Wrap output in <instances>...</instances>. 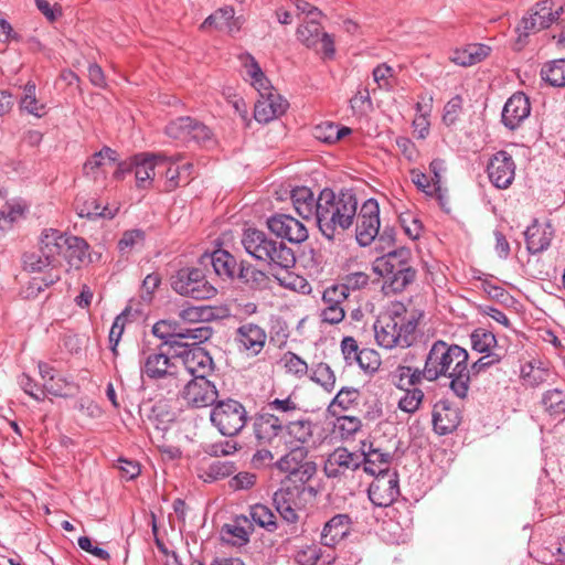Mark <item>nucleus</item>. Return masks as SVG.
I'll use <instances>...</instances> for the list:
<instances>
[{"label":"nucleus","mask_w":565,"mask_h":565,"mask_svg":"<svg viewBox=\"0 0 565 565\" xmlns=\"http://www.w3.org/2000/svg\"><path fill=\"white\" fill-rule=\"evenodd\" d=\"M288 108V102L279 94L270 93L262 96L255 104L254 118L258 122L267 124L281 116Z\"/></svg>","instance_id":"nucleus-26"},{"label":"nucleus","mask_w":565,"mask_h":565,"mask_svg":"<svg viewBox=\"0 0 565 565\" xmlns=\"http://www.w3.org/2000/svg\"><path fill=\"white\" fill-rule=\"evenodd\" d=\"M284 431L289 438L288 443L290 445L295 444V446L305 447L312 440L313 424L308 417L300 416L296 419L287 418V420L284 423Z\"/></svg>","instance_id":"nucleus-30"},{"label":"nucleus","mask_w":565,"mask_h":565,"mask_svg":"<svg viewBox=\"0 0 565 565\" xmlns=\"http://www.w3.org/2000/svg\"><path fill=\"white\" fill-rule=\"evenodd\" d=\"M115 162L117 160V152L109 147H103L99 151L95 152L84 163V173L89 175L105 164V161Z\"/></svg>","instance_id":"nucleus-53"},{"label":"nucleus","mask_w":565,"mask_h":565,"mask_svg":"<svg viewBox=\"0 0 565 565\" xmlns=\"http://www.w3.org/2000/svg\"><path fill=\"white\" fill-rule=\"evenodd\" d=\"M490 46L471 43L452 52L450 60L460 66H471L483 61L490 54Z\"/></svg>","instance_id":"nucleus-34"},{"label":"nucleus","mask_w":565,"mask_h":565,"mask_svg":"<svg viewBox=\"0 0 565 565\" xmlns=\"http://www.w3.org/2000/svg\"><path fill=\"white\" fill-rule=\"evenodd\" d=\"M241 522L247 523V518H237L233 524H225L222 527L223 537L227 543L236 546H243L249 542L250 533L241 524Z\"/></svg>","instance_id":"nucleus-42"},{"label":"nucleus","mask_w":565,"mask_h":565,"mask_svg":"<svg viewBox=\"0 0 565 565\" xmlns=\"http://www.w3.org/2000/svg\"><path fill=\"white\" fill-rule=\"evenodd\" d=\"M285 417L267 412L265 408L255 415L253 422L254 436L259 445H270L285 429Z\"/></svg>","instance_id":"nucleus-19"},{"label":"nucleus","mask_w":565,"mask_h":565,"mask_svg":"<svg viewBox=\"0 0 565 565\" xmlns=\"http://www.w3.org/2000/svg\"><path fill=\"white\" fill-rule=\"evenodd\" d=\"M291 202L298 215L303 220H317L320 194L318 198H315L313 192L309 188H296L291 191Z\"/></svg>","instance_id":"nucleus-28"},{"label":"nucleus","mask_w":565,"mask_h":565,"mask_svg":"<svg viewBox=\"0 0 565 565\" xmlns=\"http://www.w3.org/2000/svg\"><path fill=\"white\" fill-rule=\"evenodd\" d=\"M531 113V104L527 96L518 92L504 104L502 109V122L510 130H514L525 120Z\"/></svg>","instance_id":"nucleus-21"},{"label":"nucleus","mask_w":565,"mask_h":565,"mask_svg":"<svg viewBox=\"0 0 565 565\" xmlns=\"http://www.w3.org/2000/svg\"><path fill=\"white\" fill-rule=\"evenodd\" d=\"M424 399V392L420 388H405L404 395L398 401V408L407 414L415 413Z\"/></svg>","instance_id":"nucleus-57"},{"label":"nucleus","mask_w":565,"mask_h":565,"mask_svg":"<svg viewBox=\"0 0 565 565\" xmlns=\"http://www.w3.org/2000/svg\"><path fill=\"white\" fill-rule=\"evenodd\" d=\"M351 519L340 513L332 516L323 526L320 542L327 547H334L350 533Z\"/></svg>","instance_id":"nucleus-27"},{"label":"nucleus","mask_w":565,"mask_h":565,"mask_svg":"<svg viewBox=\"0 0 565 565\" xmlns=\"http://www.w3.org/2000/svg\"><path fill=\"white\" fill-rule=\"evenodd\" d=\"M422 313L408 312L402 305L380 316L374 322V337L376 343L386 350L394 348H408L415 341V332Z\"/></svg>","instance_id":"nucleus-3"},{"label":"nucleus","mask_w":565,"mask_h":565,"mask_svg":"<svg viewBox=\"0 0 565 565\" xmlns=\"http://www.w3.org/2000/svg\"><path fill=\"white\" fill-rule=\"evenodd\" d=\"M363 458L359 452H352L345 447H338L328 455L323 471L328 478H340L362 466Z\"/></svg>","instance_id":"nucleus-16"},{"label":"nucleus","mask_w":565,"mask_h":565,"mask_svg":"<svg viewBox=\"0 0 565 565\" xmlns=\"http://www.w3.org/2000/svg\"><path fill=\"white\" fill-rule=\"evenodd\" d=\"M75 210L79 217H86L89 220L105 215V209H102L94 199L84 202H81V200L77 199Z\"/></svg>","instance_id":"nucleus-63"},{"label":"nucleus","mask_w":565,"mask_h":565,"mask_svg":"<svg viewBox=\"0 0 565 565\" xmlns=\"http://www.w3.org/2000/svg\"><path fill=\"white\" fill-rule=\"evenodd\" d=\"M267 340L265 329L253 322L241 324L234 335V341L239 352H245L248 356L258 355Z\"/></svg>","instance_id":"nucleus-18"},{"label":"nucleus","mask_w":565,"mask_h":565,"mask_svg":"<svg viewBox=\"0 0 565 565\" xmlns=\"http://www.w3.org/2000/svg\"><path fill=\"white\" fill-rule=\"evenodd\" d=\"M20 109L41 118L45 114V105L40 104L36 98V85L29 81L23 88V96L20 99Z\"/></svg>","instance_id":"nucleus-41"},{"label":"nucleus","mask_w":565,"mask_h":565,"mask_svg":"<svg viewBox=\"0 0 565 565\" xmlns=\"http://www.w3.org/2000/svg\"><path fill=\"white\" fill-rule=\"evenodd\" d=\"M282 362L288 373L299 377L308 373V364L294 352H286L282 356Z\"/></svg>","instance_id":"nucleus-62"},{"label":"nucleus","mask_w":565,"mask_h":565,"mask_svg":"<svg viewBox=\"0 0 565 565\" xmlns=\"http://www.w3.org/2000/svg\"><path fill=\"white\" fill-rule=\"evenodd\" d=\"M40 376L43 381L42 391L44 394H51L54 396H65L66 387L68 382L65 377L56 374L54 367L45 362H39L38 364Z\"/></svg>","instance_id":"nucleus-33"},{"label":"nucleus","mask_w":565,"mask_h":565,"mask_svg":"<svg viewBox=\"0 0 565 565\" xmlns=\"http://www.w3.org/2000/svg\"><path fill=\"white\" fill-rule=\"evenodd\" d=\"M541 77L553 87H565V58L545 63L541 68Z\"/></svg>","instance_id":"nucleus-40"},{"label":"nucleus","mask_w":565,"mask_h":565,"mask_svg":"<svg viewBox=\"0 0 565 565\" xmlns=\"http://www.w3.org/2000/svg\"><path fill=\"white\" fill-rule=\"evenodd\" d=\"M468 359L466 349L437 340L428 350L422 375L426 376L428 382L447 377L452 393L463 399L468 395L471 381Z\"/></svg>","instance_id":"nucleus-1"},{"label":"nucleus","mask_w":565,"mask_h":565,"mask_svg":"<svg viewBox=\"0 0 565 565\" xmlns=\"http://www.w3.org/2000/svg\"><path fill=\"white\" fill-rule=\"evenodd\" d=\"M322 28L316 20H310L298 26L297 39L309 49H318Z\"/></svg>","instance_id":"nucleus-45"},{"label":"nucleus","mask_w":565,"mask_h":565,"mask_svg":"<svg viewBox=\"0 0 565 565\" xmlns=\"http://www.w3.org/2000/svg\"><path fill=\"white\" fill-rule=\"evenodd\" d=\"M545 411L554 419L565 418V392L559 388L547 391L542 398Z\"/></svg>","instance_id":"nucleus-38"},{"label":"nucleus","mask_w":565,"mask_h":565,"mask_svg":"<svg viewBox=\"0 0 565 565\" xmlns=\"http://www.w3.org/2000/svg\"><path fill=\"white\" fill-rule=\"evenodd\" d=\"M215 274L222 278H233L236 270V259L227 250L217 249L210 256Z\"/></svg>","instance_id":"nucleus-37"},{"label":"nucleus","mask_w":565,"mask_h":565,"mask_svg":"<svg viewBox=\"0 0 565 565\" xmlns=\"http://www.w3.org/2000/svg\"><path fill=\"white\" fill-rule=\"evenodd\" d=\"M177 363L184 372V379L188 376L207 377L214 372V362L210 353L198 343L183 342L182 347L174 351Z\"/></svg>","instance_id":"nucleus-10"},{"label":"nucleus","mask_w":565,"mask_h":565,"mask_svg":"<svg viewBox=\"0 0 565 565\" xmlns=\"http://www.w3.org/2000/svg\"><path fill=\"white\" fill-rule=\"evenodd\" d=\"M127 317H128V309H126L125 311H122L115 318L113 326L110 328V331H109L110 350L113 351V353L115 355L117 354V345H118V343L121 339V335L124 333V330H125Z\"/></svg>","instance_id":"nucleus-61"},{"label":"nucleus","mask_w":565,"mask_h":565,"mask_svg":"<svg viewBox=\"0 0 565 565\" xmlns=\"http://www.w3.org/2000/svg\"><path fill=\"white\" fill-rule=\"evenodd\" d=\"M554 237V230L550 223H540L534 220L524 232L526 249L530 254H540L546 250Z\"/></svg>","instance_id":"nucleus-25"},{"label":"nucleus","mask_w":565,"mask_h":565,"mask_svg":"<svg viewBox=\"0 0 565 565\" xmlns=\"http://www.w3.org/2000/svg\"><path fill=\"white\" fill-rule=\"evenodd\" d=\"M62 257L74 267H79L88 257V244L78 236L68 235Z\"/></svg>","instance_id":"nucleus-36"},{"label":"nucleus","mask_w":565,"mask_h":565,"mask_svg":"<svg viewBox=\"0 0 565 565\" xmlns=\"http://www.w3.org/2000/svg\"><path fill=\"white\" fill-rule=\"evenodd\" d=\"M422 374L423 369L398 365L393 372V379L398 388H408L409 386H415L426 380V376H423Z\"/></svg>","instance_id":"nucleus-43"},{"label":"nucleus","mask_w":565,"mask_h":565,"mask_svg":"<svg viewBox=\"0 0 565 565\" xmlns=\"http://www.w3.org/2000/svg\"><path fill=\"white\" fill-rule=\"evenodd\" d=\"M461 422V414L448 399L438 401L433 409V426L438 435L452 433Z\"/></svg>","instance_id":"nucleus-22"},{"label":"nucleus","mask_w":565,"mask_h":565,"mask_svg":"<svg viewBox=\"0 0 565 565\" xmlns=\"http://www.w3.org/2000/svg\"><path fill=\"white\" fill-rule=\"evenodd\" d=\"M249 516L254 523L268 532H275L278 529L276 515L265 504L257 503L250 507Z\"/></svg>","instance_id":"nucleus-46"},{"label":"nucleus","mask_w":565,"mask_h":565,"mask_svg":"<svg viewBox=\"0 0 565 565\" xmlns=\"http://www.w3.org/2000/svg\"><path fill=\"white\" fill-rule=\"evenodd\" d=\"M212 334V329L206 326L178 328L175 340L177 342H184L183 340L191 339L193 340V343H198V345H200L201 343L207 341Z\"/></svg>","instance_id":"nucleus-54"},{"label":"nucleus","mask_w":565,"mask_h":565,"mask_svg":"<svg viewBox=\"0 0 565 565\" xmlns=\"http://www.w3.org/2000/svg\"><path fill=\"white\" fill-rule=\"evenodd\" d=\"M322 551L318 545H309L296 554V562L299 565H320Z\"/></svg>","instance_id":"nucleus-64"},{"label":"nucleus","mask_w":565,"mask_h":565,"mask_svg":"<svg viewBox=\"0 0 565 565\" xmlns=\"http://www.w3.org/2000/svg\"><path fill=\"white\" fill-rule=\"evenodd\" d=\"M375 475L367 489L369 499L380 508L390 507L399 495V480L396 470Z\"/></svg>","instance_id":"nucleus-12"},{"label":"nucleus","mask_w":565,"mask_h":565,"mask_svg":"<svg viewBox=\"0 0 565 565\" xmlns=\"http://www.w3.org/2000/svg\"><path fill=\"white\" fill-rule=\"evenodd\" d=\"M23 266L30 273H40L46 267L54 268L57 265L42 253H28L23 256Z\"/></svg>","instance_id":"nucleus-58"},{"label":"nucleus","mask_w":565,"mask_h":565,"mask_svg":"<svg viewBox=\"0 0 565 565\" xmlns=\"http://www.w3.org/2000/svg\"><path fill=\"white\" fill-rule=\"evenodd\" d=\"M361 426V420L355 416L339 415L337 417L335 429L344 439L352 437Z\"/></svg>","instance_id":"nucleus-60"},{"label":"nucleus","mask_w":565,"mask_h":565,"mask_svg":"<svg viewBox=\"0 0 565 565\" xmlns=\"http://www.w3.org/2000/svg\"><path fill=\"white\" fill-rule=\"evenodd\" d=\"M191 125L190 117H180L166 127V134L175 140L189 142L188 128Z\"/></svg>","instance_id":"nucleus-59"},{"label":"nucleus","mask_w":565,"mask_h":565,"mask_svg":"<svg viewBox=\"0 0 565 565\" xmlns=\"http://www.w3.org/2000/svg\"><path fill=\"white\" fill-rule=\"evenodd\" d=\"M267 412L277 413L279 417L291 419L294 414L299 411L298 404L290 396L286 398H275L267 403L265 408Z\"/></svg>","instance_id":"nucleus-56"},{"label":"nucleus","mask_w":565,"mask_h":565,"mask_svg":"<svg viewBox=\"0 0 565 565\" xmlns=\"http://www.w3.org/2000/svg\"><path fill=\"white\" fill-rule=\"evenodd\" d=\"M179 392L185 403L194 408L212 406L218 396L215 384L203 376L186 379Z\"/></svg>","instance_id":"nucleus-11"},{"label":"nucleus","mask_w":565,"mask_h":565,"mask_svg":"<svg viewBox=\"0 0 565 565\" xmlns=\"http://www.w3.org/2000/svg\"><path fill=\"white\" fill-rule=\"evenodd\" d=\"M235 470L236 467L234 462L216 460L202 469L200 478L203 479L204 482H214L230 477Z\"/></svg>","instance_id":"nucleus-44"},{"label":"nucleus","mask_w":565,"mask_h":565,"mask_svg":"<svg viewBox=\"0 0 565 565\" xmlns=\"http://www.w3.org/2000/svg\"><path fill=\"white\" fill-rule=\"evenodd\" d=\"M369 284V276L362 271L350 273L342 278L340 284L333 285L347 298L350 291H355L364 288Z\"/></svg>","instance_id":"nucleus-52"},{"label":"nucleus","mask_w":565,"mask_h":565,"mask_svg":"<svg viewBox=\"0 0 565 565\" xmlns=\"http://www.w3.org/2000/svg\"><path fill=\"white\" fill-rule=\"evenodd\" d=\"M241 243L249 256L270 268L289 269L296 264V256L290 247L260 230L246 228Z\"/></svg>","instance_id":"nucleus-4"},{"label":"nucleus","mask_w":565,"mask_h":565,"mask_svg":"<svg viewBox=\"0 0 565 565\" xmlns=\"http://www.w3.org/2000/svg\"><path fill=\"white\" fill-rule=\"evenodd\" d=\"M347 299L340 292V289H337L333 285L326 288L322 294L323 308L320 310L321 321L330 326L340 323L345 317L342 303Z\"/></svg>","instance_id":"nucleus-23"},{"label":"nucleus","mask_w":565,"mask_h":565,"mask_svg":"<svg viewBox=\"0 0 565 565\" xmlns=\"http://www.w3.org/2000/svg\"><path fill=\"white\" fill-rule=\"evenodd\" d=\"M356 216L355 237L360 246H369L380 232V206L375 199H367Z\"/></svg>","instance_id":"nucleus-13"},{"label":"nucleus","mask_w":565,"mask_h":565,"mask_svg":"<svg viewBox=\"0 0 565 565\" xmlns=\"http://www.w3.org/2000/svg\"><path fill=\"white\" fill-rule=\"evenodd\" d=\"M310 379L321 385L326 391H332L335 384V375L331 367L323 362L316 364L311 369Z\"/></svg>","instance_id":"nucleus-55"},{"label":"nucleus","mask_w":565,"mask_h":565,"mask_svg":"<svg viewBox=\"0 0 565 565\" xmlns=\"http://www.w3.org/2000/svg\"><path fill=\"white\" fill-rule=\"evenodd\" d=\"M470 342L472 350L479 353L493 352L492 349L497 347V338L487 329L478 328L470 334Z\"/></svg>","instance_id":"nucleus-49"},{"label":"nucleus","mask_w":565,"mask_h":565,"mask_svg":"<svg viewBox=\"0 0 565 565\" xmlns=\"http://www.w3.org/2000/svg\"><path fill=\"white\" fill-rule=\"evenodd\" d=\"M238 278L254 289H263L268 285V276L252 265H242L238 270Z\"/></svg>","instance_id":"nucleus-50"},{"label":"nucleus","mask_w":565,"mask_h":565,"mask_svg":"<svg viewBox=\"0 0 565 565\" xmlns=\"http://www.w3.org/2000/svg\"><path fill=\"white\" fill-rule=\"evenodd\" d=\"M242 23L241 18L235 17L234 8L232 6H224L210 14L202 22L200 29L203 31L214 29L228 34H234L241 30Z\"/></svg>","instance_id":"nucleus-24"},{"label":"nucleus","mask_w":565,"mask_h":565,"mask_svg":"<svg viewBox=\"0 0 565 565\" xmlns=\"http://www.w3.org/2000/svg\"><path fill=\"white\" fill-rule=\"evenodd\" d=\"M146 234L142 230H129L124 232L118 241V250L124 255H129L134 250L140 249L145 245Z\"/></svg>","instance_id":"nucleus-48"},{"label":"nucleus","mask_w":565,"mask_h":565,"mask_svg":"<svg viewBox=\"0 0 565 565\" xmlns=\"http://www.w3.org/2000/svg\"><path fill=\"white\" fill-rule=\"evenodd\" d=\"M210 419L223 436L234 437L246 426L247 412L241 402L227 398L214 403Z\"/></svg>","instance_id":"nucleus-8"},{"label":"nucleus","mask_w":565,"mask_h":565,"mask_svg":"<svg viewBox=\"0 0 565 565\" xmlns=\"http://www.w3.org/2000/svg\"><path fill=\"white\" fill-rule=\"evenodd\" d=\"M372 269L383 278L382 290L386 296L402 292L416 277L411 250L404 247L377 257Z\"/></svg>","instance_id":"nucleus-5"},{"label":"nucleus","mask_w":565,"mask_h":565,"mask_svg":"<svg viewBox=\"0 0 565 565\" xmlns=\"http://www.w3.org/2000/svg\"><path fill=\"white\" fill-rule=\"evenodd\" d=\"M360 398V391L354 387H342L333 397L329 405V409L333 415H337V408L340 411H348L355 405Z\"/></svg>","instance_id":"nucleus-47"},{"label":"nucleus","mask_w":565,"mask_h":565,"mask_svg":"<svg viewBox=\"0 0 565 565\" xmlns=\"http://www.w3.org/2000/svg\"><path fill=\"white\" fill-rule=\"evenodd\" d=\"M359 455L363 458V470L371 476L382 473L381 470L393 471L390 469L392 455L379 448H373L372 444L369 445L367 449L365 444H363L362 451Z\"/></svg>","instance_id":"nucleus-32"},{"label":"nucleus","mask_w":565,"mask_h":565,"mask_svg":"<svg viewBox=\"0 0 565 565\" xmlns=\"http://www.w3.org/2000/svg\"><path fill=\"white\" fill-rule=\"evenodd\" d=\"M316 223L328 241L350 228L358 211V200L351 190H341L335 194L331 189L320 191Z\"/></svg>","instance_id":"nucleus-2"},{"label":"nucleus","mask_w":565,"mask_h":565,"mask_svg":"<svg viewBox=\"0 0 565 565\" xmlns=\"http://www.w3.org/2000/svg\"><path fill=\"white\" fill-rule=\"evenodd\" d=\"M171 286L179 295L196 300L211 299L216 295V288L199 268L180 269L172 278Z\"/></svg>","instance_id":"nucleus-9"},{"label":"nucleus","mask_w":565,"mask_h":565,"mask_svg":"<svg viewBox=\"0 0 565 565\" xmlns=\"http://www.w3.org/2000/svg\"><path fill=\"white\" fill-rule=\"evenodd\" d=\"M308 450L302 446H295L289 452L275 462V467L291 477L295 470L306 460Z\"/></svg>","instance_id":"nucleus-39"},{"label":"nucleus","mask_w":565,"mask_h":565,"mask_svg":"<svg viewBox=\"0 0 565 565\" xmlns=\"http://www.w3.org/2000/svg\"><path fill=\"white\" fill-rule=\"evenodd\" d=\"M303 492L305 487L295 484L282 487L274 493V505L285 522L295 524L299 521L298 511L302 507L301 495Z\"/></svg>","instance_id":"nucleus-14"},{"label":"nucleus","mask_w":565,"mask_h":565,"mask_svg":"<svg viewBox=\"0 0 565 565\" xmlns=\"http://www.w3.org/2000/svg\"><path fill=\"white\" fill-rule=\"evenodd\" d=\"M168 162L164 157L140 153L134 157V173L138 189H150L156 175L160 173L162 163Z\"/></svg>","instance_id":"nucleus-20"},{"label":"nucleus","mask_w":565,"mask_h":565,"mask_svg":"<svg viewBox=\"0 0 565 565\" xmlns=\"http://www.w3.org/2000/svg\"><path fill=\"white\" fill-rule=\"evenodd\" d=\"M266 223L273 234L294 244H300L309 236L305 224L289 214H274Z\"/></svg>","instance_id":"nucleus-15"},{"label":"nucleus","mask_w":565,"mask_h":565,"mask_svg":"<svg viewBox=\"0 0 565 565\" xmlns=\"http://www.w3.org/2000/svg\"><path fill=\"white\" fill-rule=\"evenodd\" d=\"M178 332V327L172 324L171 322L161 320L154 323L152 327V333L154 337L164 341V344H168L173 352L182 347L183 342H177L175 333Z\"/></svg>","instance_id":"nucleus-51"},{"label":"nucleus","mask_w":565,"mask_h":565,"mask_svg":"<svg viewBox=\"0 0 565 565\" xmlns=\"http://www.w3.org/2000/svg\"><path fill=\"white\" fill-rule=\"evenodd\" d=\"M67 238L68 235L57 230H44L40 239V253H42V255H46L47 258L58 265L60 257H62L64 252V246L67 244Z\"/></svg>","instance_id":"nucleus-31"},{"label":"nucleus","mask_w":565,"mask_h":565,"mask_svg":"<svg viewBox=\"0 0 565 565\" xmlns=\"http://www.w3.org/2000/svg\"><path fill=\"white\" fill-rule=\"evenodd\" d=\"M239 60L246 70L250 85L258 92L259 97L274 93V87L253 55L244 53Z\"/></svg>","instance_id":"nucleus-29"},{"label":"nucleus","mask_w":565,"mask_h":565,"mask_svg":"<svg viewBox=\"0 0 565 565\" xmlns=\"http://www.w3.org/2000/svg\"><path fill=\"white\" fill-rule=\"evenodd\" d=\"M164 159L168 161L162 163L160 174H163L166 178L164 191L172 192L182 184H188L190 182V173L185 178L182 177V170L179 168L178 161L179 157H171Z\"/></svg>","instance_id":"nucleus-35"},{"label":"nucleus","mask_w":565,"mask_h":565,"mask_svg":"<svg viewBox=\"0 0 565 565\" xmlns=\"http://www.w3.org/2000/svg\"><path fill=\"white\" fill-rule=\"evenodd\" d=\"M490 182L498 189H508L515 177V162L512 156L500 150L495 152L487 164Z\"/></svg>","instance_id":"nucleus-17"},{"label":"nucleus","mask_w":565,"mask_h":565,"mask_svg":"<svg viewBox=\"0 0 565 565\" xmlns=\"http://www.w3.org/2000/svg\"><path fill=\"white\" fill-rule=\"evenodd\" d=\"M141 377L152 382L167 394L179 393L185 382L184 372L177 363V355L169 356L163 352L152 351L143 353L140 360Z\"/></svg>","instance_id":"nucleus-6"},{"label":"nucleus","mask_w":565,"mask_h":565,"mask_svg":"<svg viewBox=\"0 0 565 565\" xmlns=\"http://www.w3.org/2000/svg\"><path fill=\"white\" fill-rule=\"evenodd\" d=\"M552 24H565V2L561 0H541L529 17H523L516 28L520 36H527L550 28Z\"/></svg>","instance_id":"nucleus-7"}]
</instances>
